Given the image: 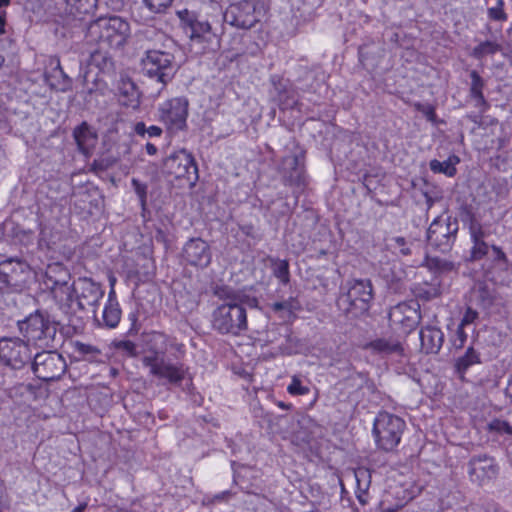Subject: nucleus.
<instances>
[{
  "mask_svg": "<svg viewBox=\"0 0 512 512\" xmlns=\"http://www.w3.org/2000/svg\"><path fill=\"white\" fill-rule=\"evenodd\" d=\"M253 230V227L252 226H245L242 228V231L246 234V235H251V231Z\"/></svg>",
  "mask_w": 512,
  "mask_h": 512,
  "instance_id": "60",
  "label": "nucleus"
},
{
  "mask_svg": "<svg viewBox=\"0 0 512 512\" xmlns=\"http://www.w3.org/2000/svg\"><path fill=\"white\" fill-rule=\"evenodd\" d=\"M488 426L491 431L512 435V426L507 421L495 419Z\"/></svg>",
  "mask_w": 512,
  "mask_h": 512,
  "instance_id": "44",
  "label": "nucleus"
},
{
  "mask_svg": "<svg viewBox=\"0 0 512 512\" xmlns=\"http://www.w3.org/2000/svg\"><path fill=\"white\" fill-rule=\"evenodd\" d=\"M263 5L260 0H243L231 4L225 11L224 21L239 29H250L262 15Z\"/></svg>",
  "mask_w": 512,
  "mask_h": 512,
  "instance_id": "8",
  "label": "nucleus"
},
{
  "mask_svg": "<svg viewBox=\"0 0 512 512\" xmlns=\"http://www.w3.org/2000/svg\"><path fill=\"white\" fill-rule=\"evenodd\" d=\"M440 282L437 277H433L431 283L418 284L414 292L417 297L430 300L437 297L440 294L439 290Z\"/></svg>",
  "mask_w": 512,
  "mask_h": 512,
  "instance_id": "33",
  "label": "nucleus"
},
{
  "mask_svg": "<svg viewBox=\"0 0 512 512\" xmlns=\"http://www.w3.org/2000/svg\"><path fill=\"white\" fill-rule=\"evenodd\" d=\"M419 308L420 305L416 301L400 303L391 309L390 321L399 324L405 331H411L421 320Z\"/></svg>",
  "mask_w": 512,
  "mask_h": 512,
  "instance_id": "17",
  "label": "nucleus"
},
{
  "mask_svg": "<svg viewBox=\"0 0 512 512\" xmlns=\"http://www.w3.org/2000/svg\"><path fill=\"white\" fill-rule=\"evenodd\" d=\"M419 337L421 349L426 354L438 353L444 342L443 332L439 328L433 326L422 328L420 330Z\"/></svg>",
  "mask_w": 512,
  "mask_h": 512,
  "instance_id": "22",
  "label": "nucleus"
},
{
  "mask_svg": "<svg viewBox=\"0 0 512 512\" xmlns=\"http://www.w3.org/2000/svg\"><path fill=\"white\" fill-rule=\"evenodd\" d=\"M185 32L189 35L192 42L204 43L211 42L215 38V33L212 31L211 24L206 20L198 19L193 13L188 10L178 12Z\"/></svg>",
  "mask_w": 512,
  "mask_h": 512,
  "instance_id": "15",
  "label": "nucleus"
},
{
  "mask_svg": "<svg viewBox=\"0 0 512 512\" xmlns=\"http://www.w3.org/2000/svg\"><path fill=\"white\" fill-rule=\"evenodd\" d=\"M115 282H116V278L114 276H111L109 278V283H110L111 288H114Z\"/></svg>",
  "mask_w": 512,
  "mask_h": 512,
  "instance_id": "62",
  "label": "nucleus"
},
{
  "mask_svg": "<svg viewBox=\"0 0 512 512\" xmlns=\"http://www.w3.org/2000/svg\"><path fill=\"white\" fill-rule=\"evenodd\" d=\"M162 171L175 180L185 181L190 187H193L198 180L195 158L185 149L177 150L163 159Z\"/></svg>",
  "mask_w": 512,
  "mask_h": 512,
  "instance_id": "5",
  "label": "nucleus"
},
{
  "mask_svg": "<svg viewBox=\"0 0 512 512\" xmlns=\"http://www.w3.org/2000/svg\"><path fill=\"white\" fill-rule=\"evenodd\" d=\"M32 358L29 345L20 338L0 339V362L15 370L22 369Z\"/></svg>",
  "mask_w": 512,
  "mask_h": 512,
  "instance_id": "12",
  "label": "nucleus"
},
{
  "mask_svg": "<svg viewBox=\"0 0 512 512\" xmlns=\"http://www.w3.org/2000/svg\"><path fill=\"white\" fill-rule=\"evenodd\" d=\"M274 275L284 284L289 282V265L286 260L277 261Z\"/></svg>",
  "mask_w": 512,
  "mask_h": 512,
  "instance_id": "40",
  "label": "nucleus"
},
{
  "mask_svg": "<svg viewBox=\"0 0 512 512\" xmlns=\"http://www.w3.org/2000/svg\"><path fill=\"white\" fill-rule=\"evenodd\" d=\"M34 374L43 381H54L66 372L64 357L56 351H43L34 356L32 363Z\"/></svg>",
  "mask_w": 512,
  "mask_h": 512,
  "instance_id": "11",
  "label": "nucleus"
},
{
  "mask_svg": "<svg viewBox=\"0 0 512 512\" xmlns=\"http://www.w3.org/2000/svg\"><path fill=\"white\" fill-rule=\"evenodd\" d=\"M487 235V232L483 230L482 226L479 223H471L470 237L473 245L470 250V260H480L485 255H487L489 246L484 241Z\"/></svg>",
  "mask_w": 512,
  "mask_h": 512,
  "instance_id": "23",
  "label": "nucleus"
},
{
  "mask_svg": "<svg viewBox=\"0 0 512 512\" xmlns=\"http://www.w3.org/2000/svg\"><path fill=\"white\" fill-rule=\"evenodd\" d=\"M104 296L101 286L90 278H79L73 282V295H71V307L63 311L74 314L77 311L95 307Z\"/></svg>",
  "mask_w": 512,
  "mask_h": 512,
  "instance_id": "9",
  "label": "nucleus"
},
{
  "mask_svg": "<svg viewBox=\"0 0 512 512\" xmlns=\"http://www.w3.org/2000/svg\"><path fill=\"white\" fill-rule=\"evenodd\" d=\"M271 308L275 312L287 311L288 313H292L294 310L299 308V305L293 298H290L285 301L275 302L271 304Z\"/></svg>",
  "mask_w": 512,
  "mask_h": 512,
  "instance_id": "41",
  "label": "nucleus"
},
{
  "mask_svg": "<svg viewBox=\"0 0 512 512\" xmlns=\"http://www.w3.org/2000/svg\"><path fill=\"white\" fill-rule=\"evenodd\" d=\"M121 319V309L118 302L107 303L103 310V322L108 328H115Z\"/></svg>",
  "mask_w": 512,
  "mask_h": 512,
  "instance_id": "34",
  "label": "nucleus"
},
{
  "mask_svg": "<svg viewBox=\"0 0 512 512\" xmlns=\"http://www.w3.org/2000/svg\"><path fill=\"white\" fill-rule=\"evenodd\" d=\"M280 169L283 177L289 182L296 183L301 180L303 167L300 164L298 156L291 155L284 157Z\"/></svg>",
  "mask_w": 512,
  "mask_h": 512,
  "instance_id": "24",
  "label": "nucleus"
},
{
  "mask_svg": "<svg viewBox=\"0 0 512 512\" xmlns=\"http://www.w3.org/2000/svg\"><path fill=\"white\" fill-rule=\"evenodd\" d=\"M394 242V248H399V251L402 255H409L411 253L409 246L407 245V242L405 238L403 237H394L392 239Z\"/></svg>",
  "mask_w": 512,
  "mask_h": 512,
  "instance_id": "49",
  "label": "nucleus"
},
{
  "mask_svg": "<svg viewBox=\"0 0 512 512\" xmlns=\"http://www.w3.org/2000/svg\"><path fill=\"white\" fill-rule=\"evenodd\" d=\"M498 469L492 458L474 457L469 462V474L474 481L483 484L496 477Z\"/></svg>",
  "mask_w": 512,
  "mask_h": 512,
  "instance_id": "20",
  "label": "nucleus"
},
{
  "mask_svg": "<svg viewBox=\"0 0 512 512\" xmlns=\"http://www.w3.org/2000/svg\"><path fill=\"white\" fill-rule=\"evenodd\" d=\"M393 498L394 496L390 492L383 496L379 503L381 512H397L406 505L405 499H398L396 502H393Z\"/></svg>",
  "mask_w": 512,
  "mask_h": 512,
  "instance_id": "36",
  "label": "nucleus"
},
{
  "mask_svg": "<svg viewBox=\"0 0 512 512\" xmlns=\"http://www.w3.org/2000/svg\"><path fill=\"white\" fill-rule=\"evenodd\" d=\"M46 81L52 89L59 91H66L70 86V80L63 72L59 62L54 68L53 74L51 76H46Z\"/></svg>",
  "mask_w": 512,
  "mask_h": 512,
  "instance_id": "31",
  "label": "nucleus"
},
{
  "mask_svg": "<svg viewBox=\"0 0 512 512\" xmlns=\"http://www.w3.org/2000/svg\"><path fill=\"white\" fill-rule=\"evenodd\" d=\"M69 14L82 17L92 14L98 5V0H66Z\"/></svg>",
  "mask_w": 512,
  "mask_h": 512,
  "instance_id": "27",
  "label": "nucleus"
},
{
  "mask_svg": "<svg viewBox=\"0 0 512 512\" xmlns=\"http://www.w3.org/2000/svg\"><path fill=\"white\" fill-rule=\"evenodd\" d=\"M183 257L190 265L207 267L211 262L208 243L200 238L190 239L183 248Z\"/></svg>",
  "mask_w": 512,
  "mask_h": 512,
  "instance_id": "19",
  "label": "nucleus"
},
{
  "mask_svg": "<svg viewBox=\"0 0 512 512\" xmlns=\"http://www.w3.org/2000/svg\"><path fill=\"white\" fill-rule=\"evenodd\" d=\"M188 105V100L184 97H175L165 101L158 108L159 120L172 132L184 129L188 116Z\"/></svg>",
  "mask_w": 512,
  "mask_h": 512,
  "instance_id": "13",
  "label": "nucleus"
},
{
  "mask_svg": "<svg viewBox=\"0 0 512 512\" xmlns=\"http://www.w3.org/2000/svg\"><path fill=\"white\" fill-rule=\"evenodd\" d=\"M73 136L79 150L84 154L89 153V150L94 146L96 142L94 133L86 123H82L80 126L75 128Z\"/></svg>",
  "mask_w": 512,
  "mask_h": 512,
  "instance_id": "25",
  "label": "nucleus"
},
{
  "mask_svg": "<svg viewBox=\"0 0 512 512\" xmlns=\"http://www.w3.org/2000/svg\"><path fill=\"white\" fill-rule=\"evenodd\" d=\"M471 78V87H470V95L473 99L476 100V106H486L487 102L483 95V88L485 86L484 80L478 74L477 71L473 70L470 72Z\"/></svg>",
  "mask_w": 512,
  "mask_h": 512,
  "instance_id": "30",
  "label": "nucleus"
},
{
  "mask_svg": "<svg viewBox=\"0 0 512 512\" xmlns=\"http://www.w3.org/2000/svg\"><path fill=\"white\" fill-rule=\"evenodd\" d=\"M6 12L0 11V35L5 34Z\"/></svg>",
  "mask_w": 512,
  "mask_h": 512,
  "instance_id": "54",
  "label": "nucleus"
},
{
  "mask_svg": "<svg viewBox=\"0 0 512 512\" xmlns=\"http://www.w3.org/2000/svg\"><path fill=\"white\" fill-rule=\"evenodd\" d=\"M74 352L79 353L80 355H88V354H96L99 353V350L94 346L85 344L79 341L73 343Z\"/></svg>",
  "mask_w": 512,
  "mask_h": 512,
  "instance_id": "47",
  "label": "nucleus"
},
{
  "mask_svg": "<svg viewBox=\"0 0 512 512\" xmlns=\"http://www.w3.org/2000/svg\"><path fill=\"white\" fill-rule=\"evenodd\" d=\"M466 340L467 334L465 333L464 328L458 325L455 337L452 339L453 347L457 350L462 349L464 347Z\"/></svg>",
  "mask_w": 512,
  "mask_h": 512,
  "instance_id": "46",
  "label": "nucleus"
},
{
  "mask_svg": "<svg viewBox=\"0 0 512 512\" xmlns=\"http://www.w3.org/2000/svg\"><path fill=\"white\" fill-rule=\"evenodd\" d=\"M131 184L140 200L141 205L144 207L147 200V185L136 178H132Z\"/></svg>",
  "mask_w": 512,
  "mask_h": 512,
  "instance_id": "42",
  "label": "nucleus"
},
{
  "mask_svg": "<svg viewBox=\"0 0 512 512\" xmlns=\"http://www.w3.org/2000/svg\"><path fill=\"white\" fill-rule=\"evenodd\" d=\"M460 162V159L456 155H450L447 160L441 162L433 159L429 162L430 170L433 173H441L448 177L455 176L457 169L456 165Z\"/></svg>",
  "mask_w": 512,
  "mask_h": 512,
  "instance_id": "28",
  "label": "nucleus"
},
{
  "mask_svg": "<svg viewBox=\"0 0 512 512\" xmlns=\"http://www.w3.org/2000/svg\"><path fill=\"white\" fill-rule=\"evenodd\" d=\"M287 391L291 395H306L309 393V388L303 386L300 378L294 375L292 376L291 383L287 387Z\"/></svg>",
  "mask_w": 512,
  "mask_h": 512,
  "instance_id": "39",
  "label": "nucleus"
},
{
  "mask_svg": "<svg viewBox=\"0 0 512 512\" xmlns=\"http://www.w3.org/2000/svg\"><path fill=\"white\" fill-rule=\"evenodd\" d=\"M423 113L426 115V117L428 118V120L430 121H434L435 120V110L432 106H427L425 107V109L423 110Z\"/></svg>",
  "mask_w": 512,
  "mask_h": 512,
  "instance_id": "53",
  "label": "nucleus"
},
{
  "mask_svg": "<svg viewBox=\"0 0 512 512\" xmlns=\"http://www.w3.org/2000/svg\"><path fill=\"white\" fill-rule=\"evenodd\" d=\"M129 35L130 26L121 17H100L89 24L86 40L90 44H98L101 48L117 49L126 43Z\"/></svg>",
  "mask_w": 512,
  "mask_h": 512,
  "instance_id": "1",
  "label": "nucleus"
},
{
  "mask_svg": "<svg viewBox=\"0 0 512 512\" xmlns=\"http://www.w3.org/2000/svg\"><path fill=\"white\" fill-rule=\"evenodd\" d=\"M19 329L28 342L40 348L53 347L57 326L48 315L36 311L19 323Z\"/></svg>",
  "mask_w": 512,
  "mask_h": 512,
  "instance_id": "3",
  "label": "nucleus"
},
{
  "mask_svg": "<svg viewBox=\"0 0 512 512\" xmlns=\"http://www.w3.org/2000/svg\"><path fill=\"white\" fill-rule=\"evenodd\" d=\"M162 129L159 127V126H156V125H152L150 127L147 128V133L146 135H148V137L152 138V137H160L162 135Z\"/></svg>",
  "mask_w": 512,
  "mask_h": 512,
  "instance_id": "52",
  "label": "nucleus"
},
{
  "mask_svg": "<svg viewBox=\"0 0 512 512\" xmlns=\"http://www.w3.org/2000/svg\"><path fill=\"white\" fill-rule=\"evenodd\" d=\"M145 150H146V153L150 156L156 155L157 151H158L157 147L153 143H150V142L146 143Z\"/></svg>",
  "mask_w": 512,
  "mask_h": 512,
  "instance_id": "55",
  "label": "nucleus"
},
{
  "mask_svg": "<svg viewBox=\"0 0 512 512\" xmlns=\"http://www.w3.org/2000/svg\"><path fill=\"white\" fill-rule=\"evenodd\" d=\"M405 429V422L399 416L380 412L374 420L373 433L377 446L392 451L399 444Z\"/></svg>",
  "mask_w": 512,
  "mask_h": 512,
  "instance_id": "4",
  "label": "nucleus"
},
{
  "mask_svg": "<svg viewBox=\"0 0 512 512\" xmlns=\"http://www.w3.org/2000/svg\"><path fill=\"white\" fill-rule=\"evenodd\" d=\"M492 250L494 253V259L497 263H499L502 266L506 265L507 257L505 253L501 250L500 247L493 245Z\"/></svg>",
  "mask_w": 512,
  "mask_h": 512,
  "instance_id": "50",
  "label": "nucleus"
},
{
  "mask_svg": "<svg viewBox=\"0 0 512 512\" xmlns=\"http://www.w3.org/2000/svg\"><path fill=\"white\" fill-rule=\"evenodd\" d=\"M489 17L493 20L504 21L506 20V14L503 11V1L498 0L497 6L488 9Z\"/></svg>",
  "mask_w": 512,
  "mask_h": 512,
  "instance_id": "45",
  "label": "nucleus"
},
{
  "mask_svg": "<svg viewBox=\"0 0 512 512\" xmlns=\"http://www.w3.org/2000/svg\"><path fill=\"white\" fill-rule=\"evenodd\" d=\"M172 54L159 50L147 51L142 60L143 71L151 79L162 85L161 89L170 82L175 73Z\"/></svg>",
  "mask_w": 512,
  "mask_h": 512,
  "instance_id": "10",
  "label": "nucleus"
},
{
  "mask_svg": "<svg viewBox=\"0 0 512 512\" xmlns=\"http://www.w3.org/2000/svg\"><path fill=\"white\" fill-rule=\"evenodd\" d=\"M10 4V0H0V8L6 7Z\"/></svg>",
  "mask_w": 512,
  "mask_h": 512,
  "instance_id": "61",
  "label": "nucleus"
},
{
  "mask_svg": "<svg viewBox=\"0 0 512 512\" xmlns=\"http://www.w3.org/2000/svg\"><path fill=\"white\" fill-rule=\"evenodd\" d=\"M477 318L478 312L473 310L471 307H468L463 315V318L461 319L459 326L464 328L465 326L474 323Z\"/></svg>",
  "mask_w": 512,
  "mask_h": 512,
  "instance_id": "48",
  "label": "nucleus"
},
{
  "mask_svg": "<svg viewBox=\"0 0 512 512\" xmlns=\"http://www.w3.org/2000/svg\"><path fill=\"white\" fill-rule=\"evenodd\" d=\"M141 361L151 376L173 385L180 384L188 370L183 363L173 362L166 358L164 352L156 350L146 351Z\"/></svg>",
  "mask_w": 512,
  "mask_h": 512,
  "instance_id": "2",
  "label": "nucleus"
},
{
  "mask_svg": "<svg viewBox=\"0 0 512 512\" xmlns=\"http://www.w3.org/2000/svg\"><path fill=\"white\" fill-rule=\"evenodd\" d=\"M111 302H117L116 299H115V291H114V288H111V290L109 291V295H108V301L107 303H111Z\"/></svg>",
  "mask_w": 512,
  "mask_h": 512,
  "instance_id": "58",
  "label": "nucleus"
},
{
  "mask_svg": "<svg viewBox=\"0 0 512 512\" xmlns=\"http://www.w3.org/2000/svg\"><path fill=\"white\" fill-rule=\"evenodd\" d=\"M501 50V45L495 41H484L474 47L471 55L476 59H482L488 55H493Z\"/></svg>",
  "mask_w": 512,
  "mask_h": 512,
  "instance_id": "35",
  "label": "nucleus"
},
{
  "mask_svg": "<svg viewBox=\"0 0 512 512\" xmlns=\"http://www.w3.org/2000/svg\"><path fill=\"white\" fill-rule=\"evenodd\" d=\"M347 292L341 296L340 300L346 302L349 307L359 311L368 309V304L372 300V285L369 280L354 279L347 282Z\"/></svg>",
  "mask_w": 512,
  "mask_h": 512,
  "instance_id": "14",
  "label": "nucleus"
},
{
  "mask_svg": "<svg viewBox=\"0 0 512 512\" xmlns=\"http://www.w3.org/2000/svg\"><path fill=\"white\" fill-rule=\"evenodd\" d=\"M113 346L130 357H134L137 353L135 343L130 340H116L113 342Z\"/></svg>",
  "mask_w": 512,
  "mask_h": 512,
  "instance_id": "38",
  "label": "nucleus"
},
{
  "mask_svg": "<svg viewBox=\"0 0 512 512\" xmlns=\"http://www.w3.org/2000/svg\"><path fill=\"white\" fill-rule=\"evenodd\" d=\"M4 62H5V58L2 54H0V69L2 68Z\"/></svg>",
  "mask_w": 512,
  "mask_h": 512,
  "instance_id": "63",
  "label": "nucleus"
},
{
  "mask_svg": "<svg viewBox=\"0 0 512 512\" xmlns=\"http://www.w3.org/2000/svg\"><path fill=\"white\" fill-rule=\"evenodd\" d=\"M363 349L371 355L387 358L391 356L402 357L404 355V347L402 343L395 337H378L367 342Z\"/></svg>",
  "mask_w": 512,
  "mask_h": 512,
  "instance_id": "18",
  "label": "nucleus"
},
{
  "mask_svg": "<svg viewBox=\"0 0 512 512\" xmlns=\"http://www.w3.org/2000/svg\"><path fill=\"white\" fill-rule=\"evenodd\" d=\"M457 229V223L450 222L449 217H438L428 228V241L437 247L448 248L455 238Z\"/></svg>",
  "mask_w": 512,
  "mask_h": 512,
  "instance_id": "16",
  "label": "nucleus"
},
{
  "mask_svg": "<svg viewBox=\"0 0 512 512\" xmlns=\"http://www.w3.org/2000/svg\"><path fill=\"white\" fill-rule=\"evenodd\" d=\"M105 49L100 47L91 53L90 66L96 67L103 74L110 75L114 72V62Z\"/></svg>",
  "mask_w": 512,
  "mask_h": 512,
  "instance_id": "26",
  "label": "nucleus"
},
{
  "mask_svg": "<svg viewBox=\"0 0 512 512\" xmlns=\"http://www.w3.org/2000/svg\"><path fill=\"white\" fill-rule=\"evenodd\" d=\"M428 265L431 267V266H434L438 269H442L444 264H442V262L438 259H431L429 262H428Z\"/></svg>",
  "mask_w": 512,
  "mask_h": 512,
  "instance_id": "57",
  "label": "nucleus"
},
{
  "mask_svg": "<svg viewBox=\"0 0 512 512\" xmlns=\"http://www.w3.org/2000/svg\"><path fill=\"white\" fill-rule=\"evenodd\" d=\"M355 478H356V482H357V488H358V492L359 494L357 495L358 497V500L364 504L366 503V500L364 499V495L366 494V491L368 490V487H369V474L366 470H363V469H359L355 472Z\"/></svg>",
  "mask_w": 512,
  "mask_h": 512,
  "instance_id": "37",
  "label": "nucleus"
},
{
  "mask_svg": "<svg viewBox=\"0 0 512 512\" xmlns=\"http://www.w3.org/2000/svg\"><path fill=\"white\" fill-rule=\"evenodd\" d=\"M133 131L140 137H145L147 133V127L144 122H137L133 127Z\"/></svg>",
  "mask_w": 512,
  "mask_h": 512,
  "instance_id": "51",
  "label": "nucleus"
},
{
  "mask_svg": "<svg viewBox=\"0 0 512 512\" xmlns=\"http://www.w3.org/2000/svg\"><path fill=\"white\" fill-rule=\"evenodd\" d=\"M31 267L19 257L0 260V287L11 291H21L31 278Z\"/></svg>",
  "mask_w": 512,
  "mask_h": 512,
  "instance_id": "7",
  "label": "nucleus"
},
{
  "mask_svg": "<svg viewBox=\"0 0 512 512\" xmlns=\"http://www.w3.org/2000/svg\"><path fill=\"white\" fill-rule=\"evenodd\" d=\"M86 508V504H80L77 507H75L72 512H83Z\"/></svg>",
  "mask_w": 512,
  "mask_h": 512,
  "instance_id": "59",
  "label": "nucleus"
},
{
  "mask_svg": "<svg viewBox=\"0 0 512 512\" xmlns=\"http://www.w3.org/2000/svg\"><path fill=\"white\" fill-rule=\"evenodd\" d=\"M58 279H71L69 270L61 263H51L46 267L43 284Z\"/></svg>",
  "mask_w": 512,
  "mask_h": 512,
  "instance_id": "32",
  "label": "nucleus"
},
{
  "mask_svg": "<svg viewBox=\"0 0 512 512\" xmlns=\"http://www.w3.org/2000/svg\"><path fill=\"white\" fill-rule=\"evenodd\" d=\"M505 394L506 396L511 400L512 402V374L510 375L509 379H508V384H507V387L505 389Z\"/></svg>",
  "mask_w": 512,
  "mask_h": 512,
  "instance_id": "56",
  "label": "nucleus"
},
{
  "mask_svg": "<svg viewBox=\"0 0 512 512\" xmlns=\"http://www.w3.org/2000/svg\"><path fill=\"white\" fill-rule=\"evenodd\" d=\"M212 326L221 334L239 335L247 328L245 308L236 303L220 305L212 314Z\"/></svg>",
  "mask_w": 512,
  "mask_h": 512,
  "instance_id": "6",
  "label": "nucleus"
},
{
  "mask_svg": "<svg viewBox=\"0 0 512 512\" xmlns=\"http://www.w3.org/2000/svg\"><path fill=\"white\" fill-rule=\"evenodd\" d=\"M480 363V355L474 348L469 347L465 354L459 357L455 362V370L461 378L464 377L466 371L474 364Z\"/></svg>",
  "mask_w": 512,
  "mask_h": 512,
  "instance_id": "29",
  "label": "nucleus"
},
{
  "mask_svg": "<svg viewBox=\"0 0 512 512\" xmlns=\"http://www.w3.org/2000/svg\"><path fill=\"white\" fill-rule=\"evenodd\" d=\"M150 11L160 13L168 8L173 0H143Z\"/></svg>",
  "mask_w": 512,
  "mask_h": 512,
  "instance_id": "43",
  "label": "nucleus"
},
{
  "mask_svg": "<svg viewBox=\"0 0 512 512\" xmlns=\"http://www.w3.org/2000/svg\"><path fill=\"white\" fill-rule=\"evenodd\" d=\"M71 279H58L44 283L47 290L50 291L53 299L63 311L67 307H71V295H73V283Z\"/></svg>",
  "mask_w": 512,
  "mask_h": 512,
  "instance_id": "21",
  "label": "nucleus"
}]
</instances>
